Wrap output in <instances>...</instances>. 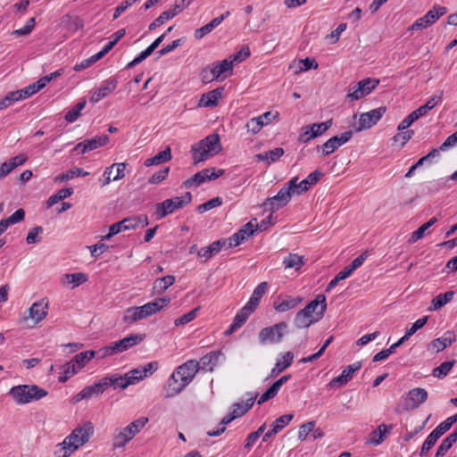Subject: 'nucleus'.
Returning a JSON list of instances; mask_svg holds the SVG:
<instances>
[{"mask_svg":"<svg viewBox=\"0 0 457 457\" xmlns=\"http://www.w3.org/2000/svg\"><path fill=\"white\" fill-rule=\"evenodd\" d=\"M221 355L220 351H212L209 353L204 355L199 362V368L203 370L212 371L214 367L219 362V359Z\"/></svg>","mask_w":457,"mask_h":457,"instance_id":"obj_32","label":"nucleus"},{"mask_svg":"<svg viewBox=\"0 0 457 457\" xmlns=\"http://www.w3.org/2000/svg\"><path fill=\"white\" fill-rule=\"evenodd\" d=\"M96 356V351L89 350L81 352L76 354L72 359L71 362H74L75 367L79 370L87 365Z\"/></svg>","mask_w":457,"mask_h":457,"instance_id":"obj_45","label":"nucleus"},{"mask_svg":"<svg viewBox=\"0 0 457 457\" xmlns=\"http://www.w3.org/2000/svg\"><path fill=\"white\" fill-rule=\"evenodd\" d=\"M140 310L138 307H130L125 311L123 320L126 323H134L137 320H142Z\"/></svg>","mask_w":457,"mask_h":457,"instance_id":"obj_55","label":"nucleus"},{"mask_svg":"<svg viewBox=\"0 0 457 457\" xmlns=\"http://www.w3.org/2000/svg\"><path fill=\"white\" fill-rule=\"evenodd\" d=\"M117 79L114 78H110L103 81L101 86L92 92L89 101L91 103H98L113 92L117 87Z\"/></svg>","mask_w":457,"mask_h":457,"instance_id":"obj_18","label":"nucleus"},{"mask_svg":"<svg viewBox=\"0 0 457 457\" xmlns=\"http://www.w3.org/2000/svg\"><path fill=\"white\" fill-rule=\"evenodd\" d=\"M258 394L251 395V396L245 403H236L233 404L232 411L239 418L245 414L253 405Z\"/></svg>","mask_w":457,"mask_h":457,"instance_id":"obj_42","label":"nucleus"},{"mask_svg":"<svg viewBox=\"0 0 457 457\" xmlns=\"http://www.w3.org/2000/svg\"><path fill=\"white\" fill-rule=\"evenodd\" d=\"M192 200V195L189 192L185 193L182 196H176L166 199L155 205L154 215L157 220L163 219L174 211L187 205Z\"/></svg>","mask_w":457,"mask_h":457,"instance_id":"obj_5","label":"nucleus"},{"mask_svg":"<svg viewBox=\"0 0 457 457\" xmlns=\"http://www.w3.org/2000/svg\"><path fill=\"white\" fill-rule=\"evenodd\" d=\"M454 363V360L443 362L440 366L435 368L432 370V375L441 379L444 378L445 377L447 376L451 369L453 367Z\"/></svg>","mask_w":457,"mask_h":457,"instance_id":"obj_53","label":"nucleus"},{"mask_svg":"<svg viewBox=\"0 0 457 457\" xmlns=\"http://www.w3.org/2000/svg\"><path fill=\"white\" fill-rule=\"evenodd\" d=\"M124 375L127 378V381H130L129 382V386H130V385H134V384L139 382L140 380H142L143 378H145V370H142V367H138L132 370H129V372L125 373Z\"/></svg>","mask_w":457,"mask_h":457,"instance_id":"obj_54","label":"nucleus"},{"mask_svg":"<svg viewBox=\"0 0 457 457\" xmlns=\"http://www.w3.org/2000/svg\"><path fill=\"white\" fill-rule=\"evenodd\" d=\"M179 13V7L178 5H173L172 8L162 12L159 17H157L152 23H150L148 27L149 30H154L156 28L162 25L166 21L172 19Z\"/></svg>","mask_w":457,"mask_h":457,"instance_id":"obj_35","label":"nucleus"},{"mask_svg":"<svg viewBox=\"0 0 457 457\" xmlns=\"http://www.w3.org/2000/svg\"><path fill=\"white\" fill-rule=\"evenodd\" d=\"M457 442V426L440 444L435 457H444L451 447Z\"/></svg>","mask_w":457,"mask_h":457,"instance_id":"obj_34","label":"nucleus"},{"mask_svg":"<svg viewBox=\"0 0 457 457\" xmlns=\"http://www.w3.org/2000/svg\"><path fill=\"white\" fill-rule=\"evenodd\" d=\"M455 293L454 291H447L444 294H439L436 297H434L431 301L432 306H430V311L439 310L444 307L447 303L453 300Z\"/></svg>","mask_w":457,"mask_h":457,"instance_id":"obj_44","label":"nucleus"},{"mask_svg":"<svg viewBox=\"0 0 457 457\" xmlns=\"http://www.w3.org/2000/svg\"><path fill=\"white\" fill-rule=\"evenodd\" d=\"M303 310L308 312L317 321L321 320L327 310L326 296L324 295H318L316 298L311 301Z\"/></svg>","mask_w":457,"mask_h":457,"instance_id":"obj_14","label":"nucleus"},{"mask_svg":"<svg viewBox=\"0 0 457 457\" xmlns=\"http://www.w3.org/2000/svg\"><path fill=\"white\" fill-rule=\"evenodd\" d=\"M109 142V137L107 135L97 136L90 139H86L79 143L73 149L74 152H79L85 154L87 152L97 149L101 146L105 145Z\"/></svg>","mask_w":457,"mask_h":457,"instance_id":"obj_16","label":"nucleus"},{"mask_svg":"<svg viewBox=\"0 0 457 457\" xmlns=\"http://www.w3.org/2000/svg\"><path fill=\"white\" fill-rule=\"evenodd\" d=\"M284 154V149L276 147L272 150L261 153L255 155L257 161L267 162L269 164L278 161Z\"/></svg>","mask_w":457,"mask_h":457,"instance_id":"obj_41","label":"nucleus"},{"mask_svg":"<svg viewBox=\"0 0 457 457\" xmlns=\"http://www.w3.org/2000/svg\"><path fill=\"white\" fill-rule=\"evenodd\" d=\"M171 151L170 147H167L163 151L159 152L152 158H148L145 161V165L146 167L152 165H157L165 162H168L171 159Z\"/></svg>","mask_w":457,"mask_h":457,"instance_id":"obj_46","label":"nucleus"},{"mask_svg":"<svg viewBox=\"0 0 457 457\" xmlns=\"http://www.w3.org/2000/svg\"><path fill=\"white\" fill-rule=\"evenodd\" d=\"M221 149L220 137L217 134H211L205 138L192 145L194 163L207 160L209 157L217 154Z\"/></svg>","mask_w":457,"mask_h":457,"instance_id":"obj_1","label":"nucleus"},{"mask_svg":"<svg viewBox=\"0 0 457 457\" xmlns=\"http://www.w3.org/2000/svg\"><path fill=\"white\" fill-rule=\"evenodd\" d=\"M268 289V283L262 282L260 283L253 290L249 301L245 305L250 307L252 310H255L258 306L260 300L265 295Z\"/></svg>","mask_w":457,"mask_h":457,"instance_id":"obj_38","label":"nucleus"},{"mask_svg":"<svg viewBox=\"0 0 457 457\" xmlns=\"http://www.w3.org/2000/svg\"><path fill=\"white\" fill-rule=\"evenodd\" d=\"M283 264L285 269H294L295 270H299L304 264L303 256L298 255L296 253H289L284 258Z\"/></svg>","mask_w":457,"mask_h":457,"instance_id":"obj_47","label":"nucleus"},{"mask_svg":"<svg viewBox=\"0 0 457 457\" xmlns=\"http://www.w3.org/2000/svg\"><path fill=\"white\" fill-rule=\"evenodd\" d=\"M75 451H77L76 445L64 438L62 443L56 445L54 455V457H70Z\"/></svg>","mask_w":457,"mask_h":457,"instance_id":"obj_43","label":"nucleus"},{"mask_svg":"<svg viewBox=\"0 0 457 457\" xmlns=\"http://www.w3.org/2000/svg\"><path fill=\"white\" fill-rule=\"evenodd\" d=\"M428 316H424L419 320H417L410 328L407 329L404 337L408 340L414 333H416L419 329L422 328L428 322Z\"/></svg>","mask_w":457,"mask_h":457,"instance_id":"obj_61","label":"nucleus"},{"mask_svg":"<svg viewBox=\"0 0 457 457\" xmlns=\"http://www.w3.org/2000/svg\"><path fill=\"white\" fill-rule=\"evenodd\" d=\"M86 106V100L79 101L71 110L67 112V113L64 116V119L68 122H74L79 119L80 116L81 111Z\"/></svg>","mask_w":457,"mask_h":457,"instance_id":"obj_52","label":"nucleus"},{"mask_svg":"<svg viewBox=\"0 0 457 457\" xmlns=\"http://www.w3.org/2000/svg\"><path fill=\"white\" fill-rule=\"evenodd\" d=\"M254 232L253 222L251 220L228 239V247L231 248L239 245L253 235Z\"/></svg>","mask_w":457,"mask_h":457,"instance_id":"obj_19","label":"nucleus"},{"mask_svg":"<svg viewBox=\"0 0 457 457\" xmlns=\"http://www.w3.org/2000/svg\"><path fill=\"white\" fill-rule=\"evenodd\" d=\"M456 340L455 335L453 331H446L443 337L434 339L431 342L432 347L436 349V351L441 352L445 350L447 346L451 345Z\"/></svg>","mask_w":457,"mask_h":457,"instance_id":"obj_37","label":"nucleus"},{"mask_svg":"<svg viewBox=\"0 0 457 457\" xmlns=\"http://www.w3.org/2000/svg\"><path fill=\"white\" fill-rule=\"evenodd\" d=\"M140 310L138 307H130L125 311L123 320L126 323H134L137 320H142Z\"/></svg>","mask_w":457,"mask_h":457,"instance_id":"obj_56","label":"nucleus"},{"mask_svg":"<svg viewBox=\"0 0 457 457\" xmlns=\"http://www.w3.org/2000/svg\"><path fill=\"white\" fill-rule=\"evenodd\" d=\"M43 233V228L41 226H36L30 229L26 237V242L29 245L39 243L42 239L40 234Z\"/></svg>","mask_w":457,"mask_h":457,"instance_id":"obj_60","label":"nucleus"},{"mask_svg":"<svg viewBox=\"0 0 457 457\" xmlns=\"http://www.w3.org/2000/svg\"><path fill=\"white\" fill-rule=\"evenodd\" d=\"M211 65L213 69L217 80H223L232 74L233 61H230L228 58L220 62H212Z\"/></svg>","mask_w":457,"mask_h":457,"instance_id":"obj_26","label":"nucleus"},{"mask_svg":"<svg viewBox=\"0 0 457 457\" xmlns=\"http://www.w3.org/2000/svg\"><path fill=\"white\" fill-rule=\"evenodd\" d=\"M312 68H313V69L318 68V63L314 59H311L308 57L305 59H301L298 61V67L295 71V73L298 74L300 72L306 71Z\"/></svg>","mask_w":457,"mask_h":457,"instance_id":"obj_58","label":"nucleus"},{"mask_svg":"<svg viewBox=\"0 0 457 457\" xmlns=\"http://www.w3.org/2000/svg\"><path fill=\"white\" fill-rule=\"evenodd\" d=\"M222 204V199L219 196L210 199L209 201L198 205L197 211L199 213H204L207 211H210L215 207H218Z\"/></svg>","mask_w":457,"mask_h":457,"instance_id":"obj_59","label":"nucleus"},{"mask_svg":"<svg viewBox=\"0 0 457 457\" xmlns=\"http://www.w3.org/2000/svg\"><path fill=\"white\" fill-rule=\"evenodd\" d=\"M126 166L127 163L119 162L107 167L103 173L101 186L105 187L110 184L112 180H120L123 179L125 177Z\"/></svg>","mask_w":457,"mask_h":457,"instance_id":"obj_15","label":"nucleus"},{"mask_svg":"<svg viewBox=\"0 0 457 457\" xmlns=\"http://www.w3.org/2000/svg\"><path fill=\"white\" fill-rule=\"evenodd\" d=\"M185 387V385H182L179 377L172 373L168 379V385L165 388V398H170L179 395Z\"/></svg>","mask_w":457,"mask_h":457,"instance_id":"obj_33","label":"nucleus"},{"mask_svg":"<svg viewBox=\"0 0 457 457\" xmlns=\"http://www.w3.org/2000/svg\"><path fill=\"white\" fill-rule=\"evenodd\" d=\"M428 398V392L424 388H413L403 395L395 407L396 412L407 411L418 408Z\"/></svg>","mask_w":457,"mask_h":457,"instance_id":"obj_6","label":"nucleus"},{"mask_svg":"<svg viewBox=\"0 0 457 457\" xmlns=\"http://www.w3.org/2000/svg\"><path fill=\"white\" fill-rule=\"evenodd\" d=\"M294 354L292 352H286L277 360L275 366L270 371V377H276L286 369H287L293 362Z\"/></svg>","mask_w":457,"mask_h":457,"instance_id":"obj_30","label":"nucleus"},{"mask_svg":"<svg viewBox=\"0 0 457 457\" xmlns=\"http://www.w3.org/2000/svg\"><path fill=\"white\" fill-rule=\"evenodd\" d=\"M148 422V418L141 417L125 428L117 430L113 435L112 447L122 448L124 447Z\"/></svg>","mask_w":457,"mask_h":457,"instance_id":"obj_4","label":"nucleus"},{"mask_svg":"<svg viewBox=\"0 0 457 457\" xmlns=\"http://www.w3.org/2000/svg\"><path fill=\"white\" fill-rule=\"evenodd\" d=\"M48 392L37 385H19L12 386L9 395L17 404L22 405L39 401L47 395Z\"/></svg>","mask_w":457,"mask_h":457,"instance_id":"obj_2","label":"nucleus"},{"mask_svg":"<svg viewBox=\"0 0 457 457\" xmlns=\"http://www.w3.org/2000/svg\"><path fill=\"white\" fill-rule=\"evenodd\" d=\"M103 380L104 383L105 389L108 386H113L114 389H116V388L125 389L129 386V382H130V381H127L125 375L122 376V375H118V374L104 377V378H103Z\"/></svg>","mask_w":457,"mask_h":457,"instance_id":"obj_36","label":"nucleus"},{"mask_svg":"<svg viewBox=\"0 0 457 457\" xmlns=\"http://www.w3.org/2000/svg\"><path fill=\"white\" fill-rule=\"evenodd\" d=\"M62 369V375H61L58 379L61 383L66 382L71 377L79 371V370L75 367L74 362H71V360L63 365Z\"/></svg>","mask_w":457,"mask_h":457,"instance_id":"obj_57","label":"nucleus"},{"mask_svg":"<svg viewBox=\"0 0 457 457\" xmlns=\"http://www.w3.org/2000/svg\"><path fill=\"white\" fill-rule=\"evenodd\" d=\"M287 328V324L284 321L264 328L259 333V340L262 344L278 343L282 340Z\"/></svg>","mask_w":457,"mask_h":457,"instance_id":"obj_11","label":"nucleus"},{"mask_svg":"<svg viewBox=\"0 0 457 457\" xmlns=\"http://www.w3.org/2000/svg\"><path fill=\"white\" fill-rule=\"evenodd\" d=\"M224 174V170L215 168H207L196 172L193 177L184 182L187 188L198 187L207 180H214Z\"/></svg>","mask_w":457,"mask_h":457,"instance_id":"obj_12","label":"nucleus"},{"mask_svg":"<svg viewBox=\"0 0 457 457\" xmlns=\"http://www.w3.org/2000/svg\"><path fill=\"white\" fill-rule=\"evenodd\" d=\"M251 54L250 48L247 46H244L238 52L229 56V60L234 62H241L242 61L248 58Z\"/></svg>","mask_w":457,"mask_h":457,"instance_id":"obj_64","label":"nucleus"},{"mask_svg":"<svg viewBox=\"0 0 457 457\" xmlns=\"http://www.w3.org/2000/svg\"><path fill=\"white\" fill-rule=\"evenodd\" d=\"M391 426H387L386 424H381L378 426V429L373 430L368 438L367 444L378 445L381 444L387 433H389Z\"/></svg>","mask_w":457,"mask_h":457,"instance_id":"obj_39","label":"nucleus"},{"mask_svg":"<svg viewBox=\"0 0 457 457\" xmlns=\"http://www.w3.org/2000/svg\"><path fill=\"white\" fill-rule=\"evenodd\" d=\"M173 275H166L162 278H156L153 284L152 294L161 295L164 293L170 286L175 283Z\"/></svg>","mask_w":457,"mask_h":457,"instance_id":"obj_31","label":"nucleus"},{"mask_svg":"<svg viewBox=\"0 0 457 457\" xmlns=\"http://www.w3.org/2000/svg\"><path fill=\"white\" fill-rule=\"evenodd\" d=\"M332 126V119L321 123H312L302 128L298 137L300 143L306 144L312 139L323 135Z\"/></svg>","mask_w":457,"mask_h":457,"instance_id":"obj_8","label":"nucleus"},{"mask_svg":"<svg viewBox=\"0 0 457 457\" xmlns=\"http://www.w3.org/2000/svg\"><path fill=\"white\" fill-rule=\"evenodd\" d=\"M303 298L301 296L292 297L286 295L285 297L278 296L273 303V308L278 312H286L289 310L296 308Z\"/></svg>","mask_w":457,"mask_h":457,"instance_id":"obj_23","label":"nucleus"},{"mask_svg":"<svg viewBox=\"0 0 457 457\" xmlns=\"http://www.w3.org/2000/svg\"><path fill=\"white\" fill-rule=\"evenodd\" d=\"M318 322L314 318L308 314L303 309L300 310L295 316L294 324L297 328H306L312 324Z\"/></svg>","mask_w":457,"mask_h":457,"instance_id":"obj_40","label":"nucleus"},{"mask_svg":"<svg viewBox=\"0 0 457 457\" xmlns=\"http://www.w3.org/2000/svg\"><path fill=\"white\" fill-rule=\"evenodd\" d=\"M94 434V426L90 421L83 423L81 426H78L68 436L65 438L76 445L78 450L80 446L85 445L92 435Z\"/></svg>","mask_w":457,"mask_h":457,"instance_id":"obj_9","label":"nucleus"},{"mask_svg":"<svg viewBox=\"0 0 457 457\" xmlns=\"http://www.w3.org/2000/svg\"><path fill=\"white\" fill-rule=\"evenodd\" d=\"M254 311L252 310L247 305H245L235 316L233 322L229 326V328L225 331L226 336H229L233 334L235 331H237L238 328H240L247 320L249 316Z\"/></svg>","mask_w":457,"mask_h":457,"instance_id":"obj_25","label":"nucleus"},{"mask_svg":"<svg viewBox=\"0 0 457 457\" xmlns=\"http://www.w3.org/2000/svg\"><path fill=\"white\" fill-rule=\"evenodd\" d=\"M170 303V297L155 298L154 301L149 302L142 306H138L143 319L147 318L157 312L161 311Z\"/></svg>","mask_w":457,"mask_h":457,"instance_id":"obj_21","label":"nucleus"},{"mask_svg":"<svg viewBox=\"0 0 457 457\" xmlns=\"http://www.w3.org/2000/svg\"><path fill=\"white\" fill-rule=\"evenodd\" d=\"M89 175V172L85 171L84 170L80 168H74L67 170L65 173L59 174L55 178V181L62 182V181H68L75 177H86Z\"/></svg>","mask_w":457,"mask_h":457,"instance_id":"obj_50","label":"nucleus"},{"mask_svg":"<svg viewBox=\"0 0 457 457\" xmlns=\"http://www.w3.org/2000/svg\"><path fill=\"white\" fill-rule=\"evenodd\" d=\"M386 107H378L360 115L359 121L353 125V129L360 132L368 129L377 124L386 112Z\"/></svg>","mask_w":457,"mask_h":457,"instance_id":"obj_10","label":"nucleus"},{"mask_svg":"<svg viewBox=\"0 0 457 457\" xmlns=\"http://www.w3.org/2000/svg\"><path fill=\"white\" fill-rule=\"evenodd\" d=\"M226 243L227 240L224 239L213 241L208 246L200 248L199 251H197V257L202 261V262H206L213 255L217 254Z\"/></svg>","mask_w":457,"mask_h":457,"instance_id":"obj_24","label":"nucleus"},{"mask_svg":"<svg viewBox=\"0 0 457 457\" xmlns=\"http://www.w3.org/2000/svg\"><path fill=\"white\" fill-rule=\"evenodd\" d=\"M199 370V362L196 360H189L179 366L173 373L179 377L182 385L187 386L195 378Z\"/></svg>","mask_w":457,"mask_h":457,"instance_id":"obj_13","label":"nucleus"},{"mask_svg":"<svg viewBox=\"0 0 457 457\" xmlns=\"http://www.w3.org/2000/svg\"><path fill=\"white\" fill-rule=\"evenodd\" d=\"M379 84L377 79L367 78L359 81L356 85L349 87L346 97L351 101L359 100L369 95Z\"/></svg>","mask_w":457,"mask_h":457,"instance_id":"obj_7","label":"nucleus"},{"mask_svg":"<svg viewBox=\"0 0 457 457\" xmlns=\"http://www.w3.org/2000/svg\"><path fill=\"white\" fill-rule=\"evenodd\" d=\"M199 309H200L199 307H196V308L191 310L190 312H188L187 313L182 315L181 317L176 319L174 321L175 326L178 327V326L185 325V324L189 323L193 320H195Z\"/></svg>","mask_w":457,"mask_h":457,"instance_id":"obj_62","label":"nucleus"},{"mask_svg":"<svg viewBox=\"0 0 457 457\" xmlns=\"http://www.w3.org/2000/svg\"><path fill=\"white\" fill-rule=\"evenodd\" d=\"M322 176L323 173L320 170H316L310 173L308 177L303 179L301 182L298 183L297 180L295 187L296 195H301L307 191L312 186L315 185L322 178Z\"/></svg>","mask_w":457,"mask_h":457,"instance_id":"obj_28","label":"nucleus"},{"mask_svg":"<svg viewBox=\"0 0 457 457\" xmlns=\"http://www.w3.org/2000/svg\"><path fill=\"white\" fill-rule=\"evenodd\" d=\"M293 414H285L278 417L270 425V429L277 435L293 420Z\"/></svg>","mask_w":457,"mask_h":457,"instance_id":"obj_51","label":"nucleus"},{"mask_svg":"<svg viewBox=\"0 0 457 457\" xmlns=\"http://www.w3.org/2000/svg\"><path fill=\"white\" fill-rule=\"evenodd\" d=\"M145 337V334H131L119 341L112 342L113 348L116 353H122L131 348L134 345L141 343Z\"/></svg>","mask_w":457,"mask_h":457,"instance_id":"obj_22","label":"nucleus"},{"mask_svg":"<svg viewBox=\"0 0 457 457\" xmlns=\"http://www.w3.org/2000/svg\"><path fill=\"white\" fill-rule=\"evenodd\" d=\"M457 145V130L447 137L445 142L440 145L439 149L433 148L430 150V158H435L438 155L439 151H445L450 147Z\"/></svg>","mask_w":457,"mask_h":457,"instance_id":"obj_49","label":"nucleus"},{"mask_svg":"<svg viewBox=\"0 0 457 457\" xmlns=\"http://www.w3.org/2000/svg\"><path fill=\"white\" fill-rule=\"evenodd\" d=\"M298 177H294L286 183L275 196L269 197L264 203L263 207L266 211L275 212L287 204L292 195L296 194V181Z\"/></svg>","mask_w":457,"mask_h":457,"instance_id":"obj_3","label":"nucleus"},{"mask_svg":"<svg viewBox=\"0 0 457 457\" xmlns=\"http://www.w3.org/2000/svg\"><path fill=\"white\" fill-rule=\"evenodd\" d=\"M361 367V361H356L353 364H350L348 365L345 369H344V370L342 371V373L334 378L329 383H328V386L329 387H341L343 386H345L349 380L352 379L354 372H356L357 370H359Z\"/></svg>","mask_w":457,"mask_h":457,"instance_id":"obj_17","label":"nucleus"},{"mask_svg":"<svg viewBox=\"0 0 457 457\" xmlns=\"http://www.w3.org/2000/svg\"><path fill=\"white\" fill-rule=\"evenodd\" d=\"M245 128L248 132L255 135L263 128V121H261V118H252L247 121Z\"/></svg>","mask_w":457,"mask_h":457,"instance_id":"obj_63","label":"nucleus"},{"mask_svg":"<svg viewBox=\"0 0 457 457\" xmlns=\"http://www.w3.org/2000/svg\"><path fill=\"white\" fill-rule=\"evenodd\" d=\"M452 426L453 424L448 420V419H446L441 422L432 432H430V447L439 437L447 432L452 428Z\"/></svg>","mask_w":457,"mask_h":457,"instance_id":"obj_48","label":"nucleus"},{"mask_svg":"<svg viewBox=\"0 0 457 457\" xmlns=\"http://www.w3.org/2000/svg\"><path fill=\"white\" fill-rule=\"evenodd\" d=\"M105 390L104 383L103 378L98 382L94 383L93 385L87 386L84 387L79 393L72 398V403H77L84 399H89L94 395H99L103 394Z\"/></svg>","mask_w":457,"mask_h":457,"instance_id":"obj_20","label":"nucleus"},{"mask_svg":"<svg viewBox=\"0 0 457 457\" xmlns=\"http://www.w3.org/2000/svg\"><path fill=\"white\" fill-rule=\"evenodd\" d=\"M223 87H218L208 93L203 94L199 100L200 107H213L218 104L219 99L221 97Z\"/></svg>","mask_w":457,"mask_h":457,"instance_id":"obj_29","label":"nucleus"},{"mask_svg":"<svg viewBox=\"0 0 457 457\" xmlns=\"http://www.w3.org/2000/svg\"><path fill=\"white\" fill-rule=\"evenodd\" d=\"M48 302L46 299H41L35 302L29 308V317L38 323L43 320L47 315Z\"/></svg>","mask_w":457,"mask_h":457,"instance_id":"obj_27","label":"nucleus"}]
</instances>
